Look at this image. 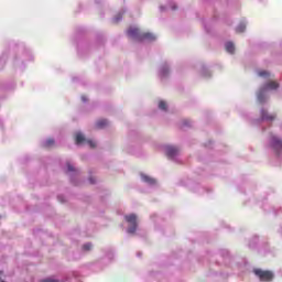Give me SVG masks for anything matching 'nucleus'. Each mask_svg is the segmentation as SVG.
I'll use <instances>...</instances> for the list:
<instances>
[{"instance_id": "1", "label": "nucleus", "mask_w": 282, "mask_h": 282, "mask_svg": "<svg viewBox=\"0 0 282 282\" xmlns=\"http://www.w3.org/2000/svg\"><path fill=\"white\" fill-rule=\"evenodd\" d=\"M128 36L137 39V41H155L153 33H140V29L138 28H130L128 30Z\"/></svg>"}, {"instance_id": "2", "label": "nucleus", "mask_w": 282, "mask_h": 282, "mask_svg": "<svg viewBox=\"0 0 282 282\" xmlns=\"http://www.w3.org/2000/svg\"><path fill=\"white\" fill-rule=\"evenodd\" d=\"M124 219L129 224V235H135V230H138V216L135 214H129L124 216Z\"/></svg>"}, {"instance_id": "3", "label": "nucleus", "mask_w": 282, "mask_h": 282, "mask_svg": "<svg viewBox=\"0 0 282 282\" xmlns=\"http://www.w3.org/2000/svg\"><path fill=\"white\" fill-rule=\"evenodd\" d=\"M268 89H279V83L276 82L267 83L258 93L259 102H265V97H263V91H268Z\"/></svg>"}, {"instance_id": "4", "label": "nucleus", "mask_w": 282, "mask_h": 282, "mask_svg": "<svg viewBox=\"0 0 282 282\" xmlns=\"http://www.w3.org/2000/svg\"><path fill=\"white\" fill-rule=\"evenodd\" d=\"M256 276L260 279L261 282H270L274 279V273L272 271H263L261 269H256L254 271Z\"/></svg>"}, {"instance_id": "5", "label": "nucleus", "mask_w": 282, "mask_h": 282, "mask_svg": "<svg viewBox=\"0 0 282 282\" xmlns=\"http://www.w3.org/2000/svg\"><path fill=\"white\" fill-rule=\"evenodd\" d=\"M270 147L271 149H273V151H275V153H281L282 151V139L271 134L270 137Z\"/></svg>"}, {"instance_id": "6", "label": "nucleus", "mask_w": 282, "mask_h": 282, "mask_svg": "<svg viewBox=\"0 0 282 282\" xmlns=\"http://www.w3.org/2000/svg\"><path fill=\"white\" fill-rule=\"evenodd\" d=\"M165 151H166L167 158H175V155H177V153H180V149L177 147H173V145H167L165 148Z\"/></svg>"}, {"instance_id": "7", "label": "nucleus", "mask_w": 282, "mask_h": 282, "mask_svg": "<svg viewBox=\"0 0 282 282\" xmlns=\"http://www.w3.org/2000/svg\"><path fill=\"white\" fill-rule=\"evenodd\" d=\"M261 119L267 120L268 122H272V120L276 119V115H269L267 110H262Z\"/></svg>"}, {"instance_id": "8", "label": "nucleus", "mask_w": 282, "mask_h": 282, "mask_svg": "<svg viewBox=\"0 0 282 282\" xmlns=\"http://www.w3.org/2000/svg\"><path fill=\"white\" fill-rule=\"evenodd\" d=\"M109 126V121L107 119H99L95 127L96 129H105V127H108Z\"/></svg>"}, {"instance_id": "9", "label": "nucleus", "mask_w": 282, "mask_h": 282, "mask_svg": "<svg viewBox=\"0 0 282 282\" xmlns=\"http://www.w3.org/2000/svg\"><path fill=\"white\" fill-rule=\"evenodd\" d=\"M226 52L229 54H235V44L232 42H228L226 44Z\"/></svg>"}, {"instance_id": "10", "label": "nucleus", "mask_w": 282, "mask_h": 282, "mask_svg": "<svg viewBox=\"0 0 282 282\" xmlns=\"http://www.w3.org/2000/svg\"><path fill=\"white\" fill-rule=\"evenodd\" d=\"M75 142L76 144H83V142H85V135H83V133H77L75 138Z\"/></svg>"}, {"instance_id": "11", "label": "nucleus", "mask_w": 282, "mask_h": 282, "mask_svg": "<svg viewBox=\"0 0 282 282\" xmlns=\"http://www.w3.org/2000/svg\"><path fill=\"white\" fill-rule=\"evenodd\" d=\"M142 180L143 182H147V184H155V178H152L150 176L142 175Z\"/></svg>"}, {"instance_id": "12", "label": "nucleus", "mask_w": 282, "mask_h": 282, "mask_svg": "<svg viewBox=\"0 0 282 282\" xmlns=\"http://www.w3.org/2000/svg\"><path fill=\"white\" fill-rule=\"evenodd\" d=\"M51 147H54V139H47L44 143L45 149H50Z\"/></svg>"}, {"instance_id": "13", "label": "nucleus", "mask_w": 282, "mask_h": 282, "mask_svg": "<svg viewBox=\"0 0 282 282\" xmlns=\"http://www.w3.org/2000/svg\"><path fill=\"white\" fill-rule=\"evenodd\" d=\"M236 32L238 34H241V32H246V25L243 23H240L237 29H236Z\"/></svg>"}, {"instance_id": "14", "label": "nucleus", "mask_w": 282, "mask_h": 282, "mask_svg": "<svg viewBox=\"0 0 282 282\" xmlns=\"http://www.w3.org/2000/svg\"><path fill=\"white\" fill-rule=\"evenodd\" d=\"M159 109H161L162 111H166V101H160Z\"/></svg>"}, {"instance_id": "15", "label": "nucleus", "mask_w": 282, "mask_h": 282, "mask_svg": "<svg viewBox=\"0 0 282 282\" xmlns=\"http://www.w3.org/2000/svg\"><path fill=\"white\" fill-rule=\"evenodd\" d=\"M66 166H67L69 173L76 172V167L73 166L72 163H66Z\"/></svg>"}, {"instance_id": "16", "label": "nucleus", "mask_w": 282, "mask_h": 282, "mask_svg": "<svg viewBox=\"0 0 282 282\" xmlns=\"http://www.w3.org/2000/svg\"><path fill=\"white\" fill-rule=\"evenodd\" d=\"M86 142L87 144H89L90 149H96V142H94L93 140H87Z\"/></svg>"}, {"instance_id": "17", "label": "nucleus", "mask_w": 282, "mask_h": 282, "mask_svg": "<svg viewBox=\"0 0 282 282\" xmlns=\"http://www.w3.org/2000/svg\"><path fill=\"white\" fill-rule=\"evenodd\" d=\"M83 250H86V251L91 250V243H85V245L83 246Z\"/></svg>"}, {"instance_id": "18", "label": "nucleus", "mask_w": 282, "mask_h": 282, "mask_svg": "<svg viewBox=\"0 0 282 282\" xmlns=\"http://www.w3.org/2000/svg\"><path fill=\"white\" fill-rule=\"evenodd\" d=\"M42 282H63L56 279H46V280H42Z\"/></svg>"}, {"instance_id": "19", "label": "nucleus", "mask_w": 282, "mask_h": 282, "mask_svg": "<svg viewBox=\"0 0 282 282\" xmlns=\"http://www.w3.org/2000/svg\"><path fill=\"white\" fill-rule=\"evenodd\" d=\"M259 76H270V74L265 70L259 72Z\"/></svg>"}, {"instance_id": "20", "label": "nucleus", "mask_w": 282, "mask_h": 282, "mask_svg": "<svg viewBox=\"0 0 282 282\" xmlns=\"http://www.w3.org/2000/svg\"><path fill=\"white\" fill-rule=\"evenodd\" d=\"M122 19V15L119 14L118 17L115 18V23H118Z\"/></svg>"}, {"instance_id": "21", "label": "nucleus", "mask_w": 282, "mask_h": 282, "mask_svg": "<svg viewBox=\"0 0 282 282\" xmlns=\"http://www.w3.org/2000/svg\"><path fill=\"white\" fill-rule=\"evenodd\" d=\"M90 184H96V181H94L93 177L89 178Z\"/></svg>"}, {"instance_id": "22", "label": "nucleus", "mask_w": 282, "mask_h": 282, "mask_svg": "<svg viewBox=\"0 0 282 282\" xmlns=\"http://www.w3.org/2000/svg\"><path fill=\"white\" fill-rule=\"evenodd\" d=\"M1 274H3V271H0V276H1ZM0 282H6V281H3V280L0 278Z\"/></svg>"}, {"instance_id": "23", "label": "nucleus", "mask_w": 282, "mask_h": 282, "mask_svg": "<svg viewBox=\"0 0 282 282\" xmlns=\"http://www.w3.org/2000/svg\"><path fill=\"white\" fill-rule=\"evenodd\" d=\"M82 100H83L84 102H86V101H87V98H85V96H83V97H82Z\"/></svg>"}, {"instance_id": "24", "label": "nucleus", "mask_w": 282, "mask_h": 282, "mask_svg": "<svg viewBox=\"0 0 282 282\" xmlns=\"http://www.w3.org/2000/svg\"><path fill=\"white\" fill-rule=\"evenodd\" d=\"M57 199H58L59 202H63V196H58Z\"/></svg>"}]
</instances>
